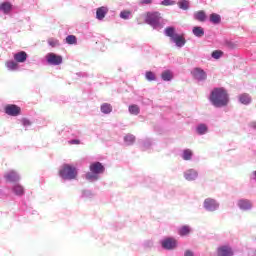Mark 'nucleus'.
<instances>
[{
  "mask_svg": "<svg viewBox=\"0 0 256 256\" xmlns=\"http://www.w3.org/2000/svg\"><path fill=\"white\" fill-rule=\"evenodd\" d=\"M209 101L214 107H227L229 105V93L223 87L214 88L210 93Z\"/></svg>",
  "mask_w": 256,
  "mask_h": 256,
  "instance_id": "1",
  "label": "nucleus"
},
{
  "mask_svg": "<svg viewBox=\"0 0 256 256\" xmlns=\"http://www.w3.org/2000/svg\"><path fill=\"white\" fill-rule=\"evenodd\" d=\"M166 37H169L172 43H175L176 47H183L187 40H185V35L177 33L175 27H166L164 30Z\"/></svg>",
  "mask_w": 256,
  "mask_h": 256,
  "instance_id": "2",
  "label": "nucleus"
},
{
  "mask_svg": "<svg viewBox=\"0 0 256 256\" xmlns=\"http://www.w3.org/2000/svg\"><path fill=\"white\" fill-rule=\"evenodd\" d=\"M91 173L86 174V179L88 181H91V179H97L98 175H101V173H105V166L101 162H94L89 167Z\"/></svg>",
  "mask_w": 256,
  "mask_h": 256,
  "instance_id": "3",
  "label": "nucleus"
},
{
  "mask_svg": "<svg viewBox=\"0 0 256 256\" xmlns=\"http://www.w3.org/2000/svg\"><path fill=\"white\" fill-rule=\"evenodd\" d=\"M145 23L151 25L154 29L161 25V13L159 12H147L145 14Z\"/></svg>",
  "mask_w": 256,
  "mask_h": 256,
  "instance_id": "4",
  "label": "nucleus"
},
{
  "mask_svg": "<svg viewBox=\"0 0 256 256\" xmlns=\"http://www.w3.org/2000/svg\"><path fill=\"white\" fill-rule=\"evenodd\" d=\"M59 175L62 179H75L77 177V168L69 164H64L59 170Z\"/></svg>",
  "mask_w": 256,
  "mask_h": 256,
  "instance_id": "5",
  "label": "nucleus"
},
{
  "mask_svg": "<svg viewBox=\"0 0 256 256\" xmlns=\"http://www.w3.org/2000/svg\"><path fill=\"white\" fill-rule=\"evenodd\" d=\"M4 111L6 115H10V117H17L18 115H21V107L15 104H8L5 106Z\"/></svg>",
  "mask_w": 256,
  "mask_h": 256,
  "instance_id": "6",
  "label": "nucleus"
},
{
  "mask_svg": "<svg viewBox=\"0 0 256 256\" xmlns=\"http://www.w3.org/2000/svg\"><path fill=\"white\" fill-rule=\"evenodd\" d=\"M46 61L49 65H61V63H63V56L55 53H48L46 55Z\"/></svg>",
  "mask_w": 256,
  "mask_h": 256,
  "instance_id": "7",
  "label": "nucleus"
},
{
  "mask_svg": "<svg viewBox=\"0 0 256 256\" xmlns=\"http://www.w3.org/2000/svg\"><path fill=\"white\" fill-rule=\"evenodd\" d=\"M161 246L163 247V249L171 251L177 248V240L175 238H165L164 240H162Z\"/></svg>",
  "mask_w": 256,
  "mask_h": 256,
  "instance_id": "8",
  "label": "nucleus"
},
{
  "mask_svg": "<svg viewBox=\"0 0 256 256\" xmlns=\"http://www.w3.org/2000/svg\"><path fill=\"white\" fill-rule=\"evenodd\" d=\"M204 207L207 209V211H215L217 207H219V204H217V201L213 198H207L204 200Z\"/></svg>",
  "mask_w": 256,
  "mask_h": 256,
  "instance_id": "9",
  "label": "nucleus"
},
{
  "mask_svg": "<svg viewBox=\"0 0 256 256\" xmlns=\"http://www.w3.org/2000/svg\"><path fill=\"white\" fill-rule=\"evenodd\" d=\"M217 253H218V256H233L234 255L233 249L231 248V246H227V245L218 247Z\"/></svg>",
  "mask_w": 256,
  "mask_h": 256,
  "instance_id": "10",
  "label": "nucleus"
},
{
  "mask_svg": "<svg viewBox=\"0 0 256 256\" xmlns=\"http://www.w3.org/2000/svg\"><path fill=\"white\" fill-rule=\"evenodd\" d=\"M193 76L196 81H205L207 79V73L201 68H195Z\"/></svg>",
  "mask_w": 256,
  "mask_h": 256,
  "instance_id": "11",
  "label": "nucleus"
},
{
  "mask_svg": "<svg viewBox=\"0 0 256 256\" xmlns=\"http://www.w3.org/2000/svg\"><path fill=\"white\" fill-rule=\"evenodd\" d=\"M6 181H9V183H15V181H19V175L15 171H10L5 174Z\"/></svg>",
  "mask_w": 256,
  "mask_h": 256,
  "instance_id": "12",
  "label": "nucleus"
},
{
  "mask_svg": "<svg viewBox=\"0 0 256 256\" xmlns=\"http://www.w3.org/2000/svg\"><path fill=\"white\" fill-rule=\"evenodd\" d=\"M14 60L17 63H25V61H27V52L21 51V52L14 54Z\"/></svg>",
  "mask_w": 256,
  "mask_h": 256,
  "instance_id": "13",
  "label": "nucleus"
},
{
  "mask_svg": "<svg viewBox=\"0 0 256 256\" xmlns=\"http://www.w3.org/2000/svg\"><path fill=\"white\" fill-rule=\"evenodd\" d=\"M108 11L109 10L105 6L98 8L96 11V18L99 19V21L105 19V16L107 15Z\"/></svg>",
  "mask_w": 256,
  "mask_h": 256,
  "instance_id": "14",
  "label": "nucleus"
},
{
  "mask_svg": "<svg viewBox=\"0 0 256 256\" xmlns=\"http://www.w3.org/2000/svg\"><path fill=\"white\" fill-rule=\"evenodd\" d=\"M11 9H13V4L10 2H3L0 4V11H3L5 15L11 13Z\"/></svg>",
  "mask_w": 256,
  "mask_h": 256,
  "instance_id": "15",
  "label": "nucleus"
},
{
  "mask_svg": "<svg viewBox=\"0 0 256 256\" xmlns=\"http://www.w3.org/2000/svg\"><path fill=\"white\" fill-rule=\"evenodd\" d=\"M239 101L240 103H242V105H249V103H251V96H249V94H241L239 96Z\"/></svg>",
  "mask_w": 256,
  "mask_h": 256,
  "instance_id": "16",
  "label": "nucleus"
},
{
  "mask_svg": "<svg viewBox=\"0 0 256 256\" xmlns=\"http://www.w3.org/2000/svg\"><path fill=\"white\" fill-rule=\"evenodd\" d=\"M178 233L181 237H185L191 233V227L184 225L181 228H179Z\"/></svg>",
  "mask_w": 256,
  "mask_h": 256,
  "instance_id": "17",
  "label": "nucleus"
},
{
  "mask_svg": "<svg viewBox=\"0 0 256 256\" xmlns=\"http://www.w3.org/2000/svg\"><path fill=\"white\" fill-rule=\"evenodd\" d=\"M207 131H209V128H207V125H205V124H199L196 127V133L198 135H205V133H207Z\"/></svg>",
  "mask_w": 256,
  "mask_h": 256,
  "instance_id": "18",
  "label": "nucleus"
},
{
  "mask_svg": "<svg viewBox=\"0 0 256 256\" xmlns=\"http://www.w3.org/2000/svg\"><path fill=\"white\" fill-rule=\"evenodd\" d=\"M193 35H195V37H203L205 35V30L203 27L195 26L193 28Z\"/></svg>",
  "mask_w": 256,
  "mask_h": 256,
  "instance_id": "19",
  "label": "nucleus"
},
{
  "mask_svg": "<svg viewBox=\"0 0 256 256\" xmlns=\"http://www.w3.org/2000/svg\"><path fill=\"white\" fill-rule=\"evenodd\" d=\"M238 207L244 211H247V209L251 207V202H249V200H240L238 201Z\"/></svg>",
  "mask_w": 256,
  "mask_h": 256,
  "instance_id": "20",
  "label": "nucleus"
},
{
  "mask_svg": "<svg viewBox=\"0 0 256 256\" xmlns=\"http://www.w3.org/2000/svg\"><path fill=\"white\" fill-rule=\"evenodd\" d=\"M210 22L214 25H219V23H221V16L217 13H212L210 15Z\"/></svg>",
  "mask_w": 256,
  "mask_h": 256,
  "instance_id": "21",
  "label": "nucleus"
},
{
  "mask_svg": "<svg viewBox=\"0 0 256 256\" xmlns=\"http://www.w3.org/2000/svg\"><path fill=\"white\" fill-rule=\"evenodd\" d=\"M13 192L15 193V195L21 196V195H25V189L23 188V186L16 184L13 187Z\"/></svg>",
  "mask_w": 256,
  "mask_h": 256,
  "instance_id": "22",
  "label": "nucleus"
},
{
  "mask_svg": "<svg viewBox=\"0 0 256 256\" xmlns=\"http://www.w3.org/2000/svg\"><path fill=\"white\" fill-rule=\"evenodd\" d=\"M195 19H197V21L203 22L207 19V15L205 14V11L200 10L198 12L195 13Z\"/></svg>",
  "mask_w": 256,
  "mask_h": 256,
  "instance_id": "23",
  "label": "nucleus"
},
{
  "mask_svg": "<svg viewBox=\"0 0 256 256\" xmlns=\"http://www.w3.org/2000/svg\"><path fill=\"white\" fill-rule=\"evenodd\" d=\"M161 77L163 81H171V79H173V73H171L169 70H166L162 72Z\"/></svg>",
  "mask_w": 256,
  "mask_h": 256,
  "instance_id": "24",
  "label": "nucleus"
},
{
  "mask_svg": "<svg viewBox=\"0 0 256 256\" xmlns=\"http://www.w3.org/2000/svg\"><path fill=\"white\" fill-rule=\"evenodd\" d=\"M101 111L107 115L113 111V107H111V104L104 103L101 105Z\"/></svg>",
  "mask_w": 256,
  "mask_h": 256,
  "instance_id": "25",
  "label": "nucleus"
},
{
  "mask_svg": "<svg viewBox=\"0 0 256 256\" xmlns=\"http://www.w3.org/2000/svg\"><path fill=\"white\" fill-rule=\"evenodd\" d=\"M66 43L68 45H77V37L75 35H69L66 37Z\"/></svg>",
  "mask_w": 256,
  "mask_h": 256,
  "instance_id": "26",
  "label": "nucleus"
},
{
  "mask_svg": "<svg viewBox=\"0 0 256 256\" xmlns=\"http://www.w3.org/2000/svg\"><path fill=\"white\" fill-rule=\"evenodd\" d=\"M129 113H131V115H139L140 113V109L138 105H130L129 106Z\"/></svg>",
  "mask_w": 256,
  "mask_h": 256,
  "instance_id": "27",
  "label": "nucleus"
},
{
  "mask_svg": "<svg viewBox=\"0 0 256 256\" xmlns=\"http://www.w3.org/2000/svg\"><path fill=\"white\" fill-rule=\"evenodd\" d=\"M178 6L180 9L187 11V9H189V1L188 0H180L178 2Z\"/></svg>",
  "mask_w": 256,
  "mask_h": 256,
  "instance_id": "28",
  "label": "nucleus"
},
{
  "mask_svg": "<svg viewBox=\"0 0 256 256\" xmlns=\"http://www.w3.org/2000/svg\"><path fill=\"white\" fill-rule=\"evenodd\" d=\"M6 67L10 71H15V69H17V67H19V65L15 61H8V62H6Z\"/></svg>",
  "mask_w": 256,
  "mask_h": 256,
  "instance_id": "29",
  "label": "nucleus"
},
{
  "mask_svg": "<svg viewBox=\"0 0 256 256\" xmlns=\"http://www.w3.org/2000/svg\"><path fill=\"white\" fill-rule=\"evenodd\" d=\"M124 141L128 145H133V143H135V137L133 136V134H128L124 137Z\"/></svg>",
  "mask_w": 256,
  "mask_h": 256,
  "instance_id": "30",
  "label": "nucleus"
},
{
  "mask_svg": "<svg viewBox=\"0 0 256 256\" xmlns=\"http://www.w3.org/2000/svg\"><path fill=\"white\" fill-rule=\"evenodd\" d=\"M145 77L147 81H155L157 79V77L155 76V73L151 71H147Z\"/></svg>",
  "mask_w": 256,
  "mask_h": 256,
  "instance_id": "31",
  "label": "nucleus"
},
{
  "mask_svg": "<svg viewBox=\"0 0 256 256\" xmlns=\"http://www.w3.org/2000/svg\"><path fill=\"white\" fill-rule=\"evenodd\" d=\"M223 57V51L221 50H215L212 52V58L213 59H221Z\"/></svg>",
  "mask_w": 256,
  "mask_h": 256,
  "instance_id": "32",
  "label": "nucleus"
},
{
  "mask_svg": "<svg viewBox=\"0 0 256 256\" xmlns=\"http://www.w3.org/2000/svg\"><path fill=\"white\" fill-rule=\"evenodd\" d=\"M48 44L50 45V47H58L59 40H57L55 38H49L48 39Z\"/></svg>",
  "mask_w": 256,
  "mask_h": 256,
  "instance_id": "33",
  "label": "nucleus"
},
{
  "mask_svg": "<svg viewBox=\"0 0 256 256\" xmlns=\"http://www.w3.org/2000/svg\"><path fill=\"white\" fill-rule=\"evenodd\" d=\"M121 19H129L131 17V11L129 10H124L120 13Z\"/></svg>",
  "mask_w": 256,
  "mask_h": 256,
  "instance_id": "34",
  "label": "nucleus"
},
{
  "mask_svg": "<svg viewBox=\"0 0 256 256\" xmlns=\"http://www.w3.org/2000/svg\"><path fill=\"white\" fill-rule=\"evenodd\" d=\"M193 153L191 152V150H185L183 153V159L185 161H189V159H191Z\"/></svg>",
  "mask_w": 256,
  "mask_h": 256,
  "instance_id": "35",
  "label": "nucleus"
},
{
  "mask_svg": "<svg viewBox=\"0 0 256 256\" xmlns=\"http://www.w3.org/2000/svg\"><path fill=\"white\" fill-rule=\"evenodd\" d=\"M184 177L187 181H192L193 180V171L188 170L185 174Z\"/></svg>",
  "mask_w": 256,
  "mask_h": 256,
  "instance_id": "36",
  "label": "nucleus"
},
{
  "mask_svg": "<svg viewBox=\"0 0 256 256\" xmlns=\"http://www.w3.org/2000/svg\"><path fill=\"white\" fill-rule=\"evenodd\" d=\"M161 5H163L164 7H169L171 5H175V1H173V0H163L161 2Z\"/></svg>",
  "mask_w": 256,
  "mask_h": 256,
  "instance_id": "37",
  "label": "nucleus"
},
{
  "mask_svg": "<svg viewBox=\"0 0 256 256\" xmlns=\"http://www.w3.org/2000/svg\"><path fill=\"white\" fill-rule=\"evenodd\" d=\"M21 123L24 127H31V121L27 118H22Z\"/></svg>",
  "mask_w": 256,
  "mask_h": 256,
  "instance_id": "38",
  "label": "nucleus"
},
{
  "mask_svg": "<svg viewBox=\"0 0 256 256\" xmlns=\"http://www.w3.org/2000/svg\"><path fill=\"white\" fill-rule=\"evenodd\" d=\"M151 3H153V0H141L139 5H151Z\"/></svg>",
  "mask_w": 256,
  "mask_h": 256,
  "instance_id": "39",
  "label": "nucleus"
},
{
  "mask_svg": "<svg viewBox=\"0 0 256 256\" xmlns=\"http://www.w3.org/2000/svg\"><path fill=\"white\" fill-rule=\"evenodd\" d=\"M69 143H70V145H79L81 143V141H79V140H71Z\"/></svg>",
  "mask_w": 256,
  "mask_h": 256,
  "instance_id": "40",
  "label": "nucleus"
},
{
  "mask_svg": "<svg viewBox=\"0 0 256 256\" xmlns=\"http://www.w3.org/2000/svg\"><path fill=\"white\" fill-rule=\"evenodd\" d=\"M184 256H193V252H191V250H187Z\"/></svg>",
  "mask_w": 256,
  "mask_h": 256,
  "instance_id": "41",
  "label": "nucleus"
}]
</instances>
